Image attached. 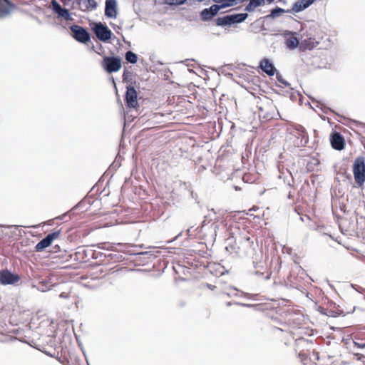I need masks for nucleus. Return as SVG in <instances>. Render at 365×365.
<instances>
[{
	"mask_svg": "<svg viewBox=\"0 0 365 365\" xmlns=\"http://www.w3.org/2000/svg\"><path fill=\"white\" fill-rule=\"evenodd\" d=\"M52 6L53 11L58 14L61 17L68 19L70 16V14L68 9L62 8L61 6L56 1H52Z\"/></svg>",
	"mask_w": 365,
	"mask_h": 365,
	"instance_id": "nucleus-15",
	"label": "nucleus"
},
{
	"mask_svg": "<svg viewBox=\"0 0 365 365\" xmlns=\"http://www.w3.org/2000/svg\"><path fill=\"white\" fill-rule=\"evenodd\" d=\"M298 356H299L301 362L304 365H307L308 364L309 356H308L307 354L304 353V352H299Z\"/></svg>",
	"mask_w": 365,
	"mask_h": 365,
	"instance_id": "nucleus-23",
	"label": "nucleus"
},
{
	"mask_svg": "<svg viewBox=\"0 0 365 365\" xmlns=\"http://www.w3.org/2000/svg\"><path fill=\"white\" fill-rule=\"evenodd\" d=\"M93 31L97 38L102 41H107L111 38V31L101 23L96 24Z\"/></svg>",
	"mask_w": 365,
	"mask_h": 365,
	"instance_id": "nucleus-8",
	"label": "nucleus"
},
{
	"mask_svg": "<svg viewBox=\"0 0 365 365\" xmlns=\"http://www.w3.org/2000/svg\"><path fill=\"white\" fill-rule=\"evenodd\" d=\"M352 170L355 182L361 187L365 182V158L364 156L360 155L355 158Z\"/></svg>",
	"mask_w": 365,
	"mask_h": 365,
	"instance_id": "nucleus-2",
	"label": "nucleus"
},
{
	"mask_svg": "<svg viewBox=\"0 0 365 365\" xmlns=\"http://www.w3.org/2000/svg\"><path fill=\"white\" fill-rule=\"evenodd\" d=\"M247 17V14H237L227 15L223 17H220L217 19V25H231L235 23H240L246 19Z\"/></svg>",
	"mask_w": 365,
	"mask_h": 365,
	"instance_id": "nucleus-5",
	"label": "nucleus"
},
{
	"mask_svg": "<svg viewBox=\"0 0 365 365\" xmlns=\"http://www.w3.org/2000/svg\"><path fill=\"white\" fill-rule=\"evenodd\" d=\"M313 1L314 0H299L293 5L292 10L294 12H299L307 8Z\"/></svg>",
	"mask_w": 365,
	"mask_h": 365,
	"instance_id": "nucleus-17",
	"label": "nucleus"
},
{
	"mask_svg": "<svg viewBox=\"0 0 365 365\" xmlns=\"http://www.w3.org/2000/svg\"><path fill=\"white\" fill-rule=\"evenodd\" d=\"M257 108L259 110V115L264 118H272L274 113L275 107L273 103L269 99L260 101L258 103Z\"/></svg>",
	"mask_w": 365,
	"mask_h": 365,
	"instance_id": "nucleus-4",
	"label": "nucleus"
},
{
	"mask_svg": "<svg viewBox=\"0 0 365 365\" xmlns=\"http://www.w3.org/2000/svg\"><path fill=\"white\" fill-rule=\"evenodd\" d=\"M138 94L133 86L127 87V91L125 93V101L126 105L129 108H135L138 105Z\"/></svg>",
	"mask_w": 365,
	"mask_h": 365,
	"instance_id": "nucleus-9",
	"label": "nucleus"
},
{
	"mask_svg": "<svg viewBox=\"0 0 365 365\" xmlns=\"http://www.w3.org/2000/svg\"><path fill=\"white\" fill-rule=\"evenodd\" d=\"M101 66L108 73H111L121 68L122 61L119 56H104Z\"/></svg>",
	"mask_w": 365,
	"mask_h": 365,
	"instance_id": "nucleus-3",
	"label": "nucleus"
},
{
	"mask_svg": "<svg viewBox=\"0 0 365 365\" xmlns=\"http://www.w3.org/2000/svg\"><path fill=\"white\" fill-rule=\"evenodd\" d=\"M264 0H250L248 5L245 7V11L248 12L253 11L257 6L262 5Z\"/></svg>",
	"mask_w": 365,
	"mask_h": 365,
	"instance_id": "nucleus-18",
	"label": "nucleus"
},
{
	"mask_svg": "<svg viewBox=\"0 0 365 365\" xmlns=\"http://www.w3.org/2000/svg\"><path fill=\"white\" fill-rule=\"evenodd\" d=\"M260 68L269 76H273L276 71L273 64L268 59H263L260 61Z\"/></svg>",
	"mask_w": 365,
	"mask_h": 365,
	"instance_id": "nucleus-14",
	"label": "nucleus"
},
{
	"mask_svg": "<svg viewBox=\"0 0 365 365\" xmlns=\"http://www.w3.org/2000/svg\"><path fill=\"white\" fill-rule=\"evenodd\" d=\"M356 346L359 348H365V342H356L354 341Z\"/></svg>",
	"mask_w": 365,
	"mask_h": 365,
	"instance_id": "nucleus-25",
	"label": "nucleus"
},
{
	"mask_svg": "<svg viewBox=\"0 0 365 365\" xmlns=\"http://www.w3.org/2000/svg\"><path fill=\"white\" fill-rule=\"evenodd\" d=\"M282 12H284V10L282 9H274L272 11V15L274 16H276V14L277 13H282Z\"/></svg>",
	"mask_w": 365,
	"mask_h": 365,
	"instance_id": "nucleus-24",
	"label": "nucleus"
},
{
	"mask_svg": "<svg viewBox=\"0 0 365 365\" xmlns=\"http://www.w3.org/2000/svg\"><path fill=\"white\" fill-rule=\"evenodd\" d=\"M97 7V3L95 0H86V8L87 10H93Z\"/></svg>",
	"mask_w": 365,
	"mask_h": 365,
	"instance_id": "nucleus-22",
	"label": "nucleus"
},
{
	"mask_svg": "<svg viewBox=\"0 0 365 365\" xmlns=\"http://www.w3.org/2000/svg\"><path fill=\"white\" fill-rule=\"evenodd\" d=\"M19 277L17 274H12L9 270H2L0 272V283L1 284H13L18 282Z\"/></svg>",
	"mask_w": 365,
	"mask_h": 365,
	"instance_id": "nucleus-10",
	"label": "nucleus"
},
{
	"mask_svg": "<svg viewBox=\"0 0 365 365\" xmlns=\"http://www.w3.org/2000/svg\"><path fill=\"white\" fill-rule=\"evenodd\" d=\"M330 142L331 147L336 150H341L344 148V138L338 132H334L331 135Z\"/></svg>",
	"mask_w": 365,
	"mask_h": 365,
	"instance_id": "nucleus-11",
	"label": "nucleus"
},
{
	"mask_svg": "<svg viewBox=\"0 0 365 365\" xmlns=\"http://www.w3.org/2000/svg\"><path fill=\"white\" fill-rule=\"evenodd\" d=\"M285 44L287 48L293 49L299 44V40L296 36H290L285 40Z\"/></svg>",
	"mask_w": 365,
	"mask_h": 365,
	"instance_id": "nucleus-19",
	"label": "nucleus"
},
{
	"mask_svg": "<svg viewBox=\"0 0 365 365\" xmlns=\"http://www.w3.org/2000/svg\"><path fill=\"white\" fill-rule=\"evenodd\" d=\"M277 78H278V81H279L282 82V83H284V84H286V83H285V82H284L283 81H282L279 77H278Z\"/></svg>",
	"mask_w": 365,
	"mask_h": 365,
	"instance_id": "nucleus-29",
	"label": "nucleus"
},
{
	"mask_svg": "<svg viewBox=\"0 0 365 365\" xmlns=\"http://www.w3.org/2000/svg\"><path fill=\"white\" fill-rule=\"evenodd\" d=\"M116 3L115 0H106L105 14L108 17L115 18L116 16Z\"/></svg>",
	"mask_w": 365,
	"mask_h": 365,
	"instance_id": "nucleus-13",
	"label": "nucleus"
},
{
	"mask_svg": "<svg viewBox=\"0 0 365 365\" xmlns=\"http://www.w3.org/2000/svg\"><path fill=\"white\" fill-rule=\"evenodd\" d=\"M61 298L67 299L69 297V294L67 292H61L59 295Z\"/></svg>",
	"mask_w": 365,
	"mask_h": 365,
	"instance_id": "nucleus-26",
	"label": "nucleus"
},
{
	"mask_svg": "<svg viewBox=\"0 0 365 365\" xmlns=\"http://www.w3.org/2000/svg\"><path fill=\"white\" fill-rule=\"evenodd\" d=\"M61 235V231H55L52 233L48 234L45 238L41 240L39 242L36 244L35 246V250L36 252H41L45 248L51 245L53 241L54 240L58 239Z\"/></svg>",
	"mask_w": 365,
	"mask_h": 365,
	"instance_id": "nucleus-7",
	"label": "nucleus"
},
{
	"mask_svg": "<svg viewBox=\"0 0 365 365\" xmlns=\"http://www.w3.org/2000/svg\"><path fill=\"white\" fill-rule=\"evenodd\" d=\"M13 6V4L9 0H0V17L8 15Z\"/></svg>",
	"mask_w": 365,
	"mask_h": 365,
	"instance_id": "nucleus-16",
	"label": "nucleus"
},
{
	"mask_svg": "<svg viewBox=\"0 0 365 365\" xmlns=\"http://www.w3.org/2000/svg\"><path fill=\"white\" fill-rule=\"evenodd\" d=\"M176 1V3L177 4H182L183 2H185L186 0H175Z\"/></svg>",
	"mask_w": 365,
	"mask_h": 365,
	"instance_id": "nucleus-28",
	"label": "nucleus"
},
{
	"mask_svg": "<svg viewBox=\"0 0 365 365\" xmlns=\"http://www.w3.org/2000/svg\"><path fill=\"white\" fill-rule=\"evenodd\" d=\"M70 29L72 32L73 37L80 43H86L91 38L90 34L80 26H71Z\"/></svg>",
	"mask_w": 365,
	"mask_h": 365,
	"instance_id": "nucleus-6",
	"label": "nucleus"
},
{
	"mask_svg": "<svg viewBox=\"0 0 365 365\" xmlns=\"http://www.w3.org/2000/svg\"><path fill=\"white\" fill-rule=\"evenodd\" d=\"M205 286L211 290H214L215 288L216 287L215 286L210 284H206Z\"/></svg>",
	"mask_w": 365,
	"mask_h": 365,
	"instance_id": "nucleus-27",
	"label": "nucleus"
},
{
	"mask_svg": "<svg viewBox=\"0 0 365 365\" xmlns=\"http://www.w3.org/2000/svg\"><path fill=\"white\" fill-rule=\"evenodd\" d=\"M303 36L305 38L301 42V47L305 50H312L324 38V32L319 26H312L306 30Z\"/></svg>",
	"mask_w": 365,
	"mask_h": 365,
	"instance_id": "nucleus-1",
	"label": "nucleus"
},
{
	"mask_svg": "<svg viewBox=\"0 0 365 365\" xmlns=\"http://www.w3.org/2000/svg\"><path fill=\"white\" fill-rule=\"evenodd\" d=\"M125 59L131 63H135L138 61V56L135 53L129 51L125 53Z\"/></svg>",
	"mask_w": 365,
	"mask_h": 365,
	"instance_id": "nucleus-20",
	"label": "nucleus"
},
{
	"mask_svg": "<svg viewBox=\"0 0 365 365\" xmlns=\"http://www.w3.org/2000/svg\"><path fill=\"white\" fill-rule=\"evenodd\" d=\"M222 8L220 5H212L209 9H205L201 12V18L202 20H210L215 16Z\"/></svg>",
	"mask_w": 365,
	"mask_h": 365,
	"instance_id": "nucleus-12",
	"label": "nucleus"
},
{
	"mask_svg": "<svg viewBox=\"0 0 365 365\" xmlns=\"http://www.w3.org/2000/svg\"><path fill=\"white\" fill-rule=\"evenodd\" d=\"M215 3L220 4L222 8L230 6L236 3L237 0H213Z\"/></svg>",
	"mask_w": 365,
	"mask_h": 365,
	"instance_id": "nucleus-21",
	"label": "nucleus"
}]
</instances>
